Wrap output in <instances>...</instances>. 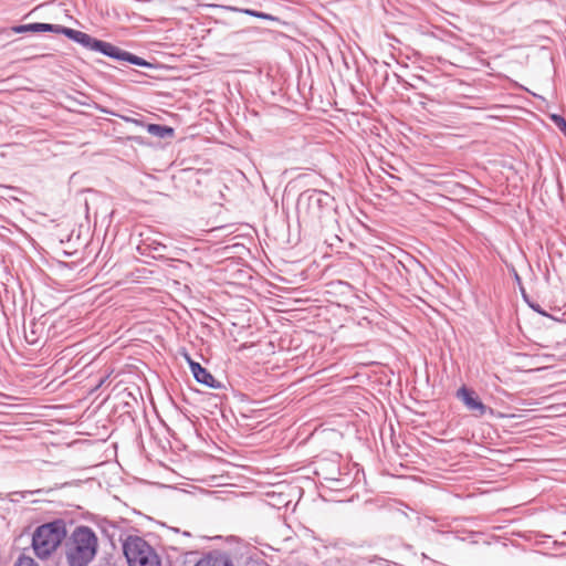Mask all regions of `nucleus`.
<instances>
[{"label":"nucleus","mask_w":566,"mask_h":566,"mask_svg":"<svg viewBox=\"0 0 566 566\" xmlns=\"http://www.w3.org/2000/svg\"><path fill=\"white\" fill-rule=\"evenodd\" d=\"M10 31L13 33L53 32L57 34H64L66 38L73 40L82 46L91 51L99 52L114 60L129 62L138 66H150V64L146 60L137 55H134L127 51H124L109 42L95 39L85 32L66 28L60 24L35 22L29 24L14 25L10 28Z\"/></svg>","instance_id":"1"},{"label":"nucleus","mask_w":566,"mask_h":566,"mask_svg":"<svg viewBox=\"0 0 566 566\" xmlns=\"http://www.w3.org/2000/svg\"><path fill=\"white\" fill-rule=\"evenodd\" d=\"M97 549L98 538L88 526H76L64 541V555L69 566H88Z\"/></svg>","instance_id":"2"},{"label":"nucleus","mask_w":566,"mask_h":566,"mask_svg":"<svg viewBox=\"0 0 566 566\" xmlns=\"http://www.w3.org/2000/svg\"><path fill=\"white\" fill-rule=\"evenodd\" d=\"M66 535V523L62 518L38 526L32 535L35 555L41 559L50 557L65 541Z\"/></svg>","instance_id":"3"},{"label":"nucleus","mask_w":566,"mask_h":566,"mask_svg":"<svg viewBox=\"0 0 566 566\" xmlns=\"http://www.w3.org/2000/svg\"><path fill=\"white\" fill-rule=\"evenodd\" d=\"M333 197L322 190H310L298 198V219L306 224H322L323 219L331 213Z\"/></svg>","instance_id":"4"},{"label":"nucleus","mask_w":566,"mask_h":566,"mask_svg":"<svg viewBox=\"0 0 566 566\" xmlns=\"http://www.w3.org/2000/svg\"><path fill=\"white\" fill-rule=\"evenodd\" d=\"M123 552L129 566H160L155 549L139 536H128L123 543Z\"/></svg>","instance_id":"5"},{"label":"nucleus","mask_w":566,"mask_h":566,"mask_svg":"<svg viewBox=\"0 0 566 566\" xmlns=\"http://www.w3.org/2000/svg\"><path fill=\"white\" fill-rule=\"evenodd\" d=\"M457 398H459L464 406L476 416H483L486 412V406L480 400L475 391L462 386L457 391Z\"/></svg>","instance_id":"6"},{"label":"nucleus","mask_w":566,"mask_h":566,"mask_svg":"<svg viewBox=\"0 0 566 566\" xmlns=\"http://www.w3.org/2000/svg\"><path fill=\"white\" fill-rule=\"evenodd\" d=\"M188 363L190 370L198 382L203 384L210 388L221 387V384L199 363L191 360L189 357Z\"/></svg>","instance_id":"7"},{"label":"nucleus","mask_w":566,"mask_h":566,"mask_svg":"<svg viewBox=\"0 0 566 566\" xmlns=\"http://www.w3.org/2000/svg\"><path fill=\"white\" fill-rule=\"evenodd\" d=\"M195 566H233V564L227 554L211 552L200 558Z\"/></svg>","instance_id":"8"},{"label":"nucleus","mask_w":566,"mask_h":566,"mask_svg":"<svg viewBox=\"0 0 566 566\" xmlns=\"http://www.w3.org/2000/svg\"><path fill=\"white\" fill-rule=\"evenodd\" d=\"M147 132L158 138H172L175 135V130L170 126L159 125V124H148L146 125Z\"/></svg>","instance_id":"9"},{"label":"nucleus","mask_w":566,"mask_h":566,"mask_svg":"<svg viewBox=\"0 0 566 566\" xmlns=\"http://www.w3.org/2000/svg\"><path fill=\"white\" fill-rule=\"evenodd\" d=\"M43 328L42 325L36 324L35 322H31L30 324V331L24 332L25 339L29 344H36L40 338V333L38 332V328Z\"/></svg>","instance_id":"10"},{"label":"nucleus","mask_w":566,"mask_h":566,"mask_svg":"<svg viewBox=\"0 0 566 566\" xmlns=\"http://www.w3.org/2000/svg\"><path fill=\"white\" fill-rule=\"evenodd\" d=\"M13 192H21L18 189L2 186V205L6 202L10 203V200H13L15 205H20V199L13 195Z\"/></svg>","instance_id":"11"},{"label":"nucleus","mask_w":566,"mask_h":566,"mask_svg":"<svg viewBox=\"0 0 566 566\" xmlns=\"http://www.w3.org/2000/svg\"><path fill=\"white\" fill-rule=\"evenodd\" d=\"M552 120L555 123V125L559 128V130L566 136V120L563 116L553 114L551 116Z\"/></svg>","instance_id":"12"},{"label":"nucleus","mask_w":566,"mask_h":566,"mask_svg":"<svg viewBox=\"0 0 566 566\" xmlns=\"http://www.w3.org/2000/svg\"><path fill=\"white\" fill-rule=\"evenodd\" d=\"M243 12L245 14H249V15H252V17H255V18H260V19H263V20H274L275 19L274 17H272L269 13L255 11V10H252V9H245V10H243Z\"/></svg>","instance_id":"13"},{"label":"nucleus","mask_w":566,"mask_h":566,"mask_svg":"<svg viewBox=\"0 0 566 566\" xmlns=\"http://www.w3.org/2000/svg\"><path fill=\"white\" fill-rule=\"evenodd\" d=\"M14 566H38V564L34 562L33 558L25 555H21L15 562Z\"/></svg>","instance_id":"14"},{"label":"nucleus","mask_w":566,"mask_h":566,"mask_svg":"<svg viewBox=\"0 0 566 566\" xmlns=\"http://www.w3.org/2000/svg\"><path fill=\"white\" fill-rule=\"evenodd\" d=\"M41 490H36V491H27V492H14V493H11L9 494L10 496V501H19L18 499H15V496H20V497H25L27 494H34V493H40Z\"/></svg>","instance_id":"15"},{"label":"nucleus","mask_w":566,"mask_h":566,"mask_svg":"<svg viewBox=\"0 0 566 566\" xmlns=\"http://www.w3.org/2000/svg\"><path fill=\"white\" fill-rule=\"evenodd\" d=\"M11 398H12L11 396H9V395H7V394H3V392H2V402H1V406H2V415H3V413H9V411L3 410V408H8V409H10V408H14V407H15L14 405H11V403H8V402H6V401H4V399H11Z\"/></svg>","instance_id":"16"},{"label":"nucleus","mask_w":566,"mask_h":566,"mask_svg":"<svg viewBox=\"0 0 566 566\" xmlns=\"http://www.w3.org/2000/svg\"><path fill=\"white\" fill-rule=\"evenodd\" d=\"M10 280H13L12 274H10V273H6V275H2V285H6V289H4L6 294H8V293H9V290H8V282H9Z\"/></svg>","instance_id":"17"},{"label":"nucleus","mask_w":566,"mask_h":566,"mask_svg":"<svg viewBox=\"0 0 566 566\" xmlns=\"http://www.w3.org/2000/svg\"><path fill=\"white\" fill-rule=\"evenodd\" d=\"M182 535L184 536H190V533L189 532H184Z\"/></svg>","instance_id":"18"},{"label":"nucleus","mask_w":566,"mask_h":566,"mask_svg":"<svg viewBox=\"0 0 566 566\" xmlns=\"http://www.w3.org/2000/svg\"><path fill=\"white\" fill-rule=\"evenodd\" d=\"M536 312H538L539 314L545 315V313L543 311H541V310H536Z\"/></svg>","instance_id":"19"},{"label":"nucleus","mask_w":566,"mask_h":566,"mask_svg":"<svg viewBox=\"0 0 566 566\" xmlns=\"http://www.w3.org/2000/svg\"><path fill=\"white\" fill-rule=\"evenodd\" d=\"M132 122L138 124L139 122L137 119H130Z\"/></svg>","instance_id":"20"}]
</instances>
